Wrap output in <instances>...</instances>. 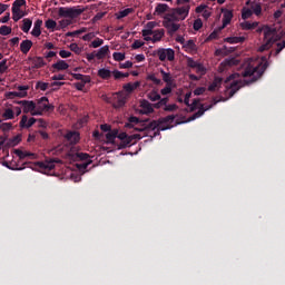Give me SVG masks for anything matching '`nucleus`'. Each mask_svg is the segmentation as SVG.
I'll return each mask as SVG.
<instances>
[{
    "label": "nucleus",
    "mask_w": 285,
    "mask_h": 285,
    "mask_svg": "<svg viewBox=\"0 0 285 285\" xmlns=\"http://www.w3.org/2000/svg\"><path fill=\"white\" fill-rule=\"evenodd\" d=\"M145 46V42L141 40H134V43H131V49L137 50Z\"/></svg>",
    "instance_id": "e2e57ef3"
},
{
    "label": "nucleus",
    "mask_w": 285,
    "mask_h": 285,
    "mask_svg": "<svg viewBox=\"0 0 285 285\" xmlns=\"http://www.w3.org/2000/svg\"><path fill=\"white\" fill-rule=\"evenodd\" d=\"M69 158L73 161H85V163H78V165H76V167L78 168V170H80V173H85L88 166L92 164V160H90L89 154H83L80 151L76 154L70 153Z\"/></svg>",
    "instance_id": "423d86ee"
},
{
    "label": "nucleus",
    "mask_w": 285,
    "mask_h": 285,
    "mask_svg": "<svg viewBox=\"0 0 285 285\" xmlns=\"http://www.w3.org/2000/svg\"><path fill=\"white\" fill-rule=\"evenodd\" d=\"M57 57V52L56 51H48L45 55V59H47L49 62H51V59Z\"/></svg>",
    "instance_id": "774afa93"
},
{
    "label": "nucleus",
    "mask_w": 285,
    "mask_h": 285,
    "mask_svg": "<svg viewBox=\"0 0 285 285\" xmlns=\"http://www.w3.org/2000/svg\"><path fill=\"white\" fill-rule=\"evenodd\" d=\"M246 6H250V10H252L253 14H255L256 17H262L263 7H262L261 2H256V1L252 2L250 0H247Z\"/></svg>",
    "instance_id": "4468645a"
},
{
    "label": "nucleus",
    "mask_w": 285,
    "mask_h": 285,
    "mask_svg": "<svg viewBox=\"0 0 285 285\" xmlns=\"http://www.w3.org/2000/svg\"><path fill=\"white\" fill-rule=\"evenodd\" d=\"M132 141H134L132 136L127 137L125 140H120V144L118 145V149L121 150V149L131 147L134 145Z\"/></svg>",
    "instance_id": "f704fd0d"
},
{
    "label": "nucleus",
    "mask_w": 285,
    "mask_h": 285,
    "mask_svg": "<svg viewBox=\"0 0 285 285\" xmlns=\"http://www.w3.org/2000/svg\"><path fill=\"white\" fill-rule=\"evenodd\" d=\"M38 109L41 110L42 112L45 111H53L55 106L49 104L48 97L43 96L38 100Z\"/></svg>",
    "instance_id": "9b49d317"
},
{
    "label": "nucleus",
    "mask_w": 285,
    "mask_h": 285,
    "mask_svg": "<svg viewBox=\"0 0 285 285\" xmlns=\"http://www.w3.org/2000/svg\"><path fill=\"white\" fill-rule=\"evenodd\" d=\"M20 141H21V137L14 136L13 138H10V140L6 142L4 147L6 148L16 147L17 145L20 144Z\"/></svg>",
    "instance_id": "ea45409f"
},
{
    "label": "nucleus",
    "mask_w": 285,
    "mask_h": 285,
    "mask_svg": "<svg viewBox=\"0 0 285 285\" xmlns=\"http://www.w3.org/2000/svg\"><path fill=\"white\" fill-rule=\"evenodd\" d=\"M20 11L21 9H17V11L14 12L12 8V19L14 20V22H18L23 18V14H20Z\"/></svg>",
    "instance_id": "13d9d810"
},
{
    "label": "nucleus",
    "mask_w": 285,
    "mask_h": 285,
    "mask_svg": "<svg viewBox=\"0 0 285 285\" xmlns=\"http://www.w3.org/2000/svg\"><path fill=\"white\" fill-rule=\"evenodd\" d=\"M140 112L142 115H149L154 112V106L147 99L140 100Z\"/></svg>",
    "instance_id": "dca6fc26"
},
{
    "label": "nucleus",
    "mask_w": 285,
    "mask_h": 285,
    "mask_svg": "<svg viewBox=\"0 0 285 285\" xmlns=\"http://www.w3.org/2000/svg\"><path fill=\"white\" fill-rule=\"evenodd\" d=\"M56 163H59V160H46L45 163H36V165L45 171H51L55 169Z\"/></svg>",
    "instance_id": "f3484780"
},
{
    "label": "nucleus",
    "mask_w": 285,
    "mask_h": 285,
    "mask_svg": "<svg viewBox=\"0 0 285 285\" xmlns=\"http://www.w3.org/2000/svg\"><path fill=\"white\" fill-rule=\"evenodd\" d=\"M168 101H169L168 97L159 98L157 102L153 104V108L160 109V108L165 107V105H167Z\"/></svg>",
    "instance_id": "37998d69"
},
{
    "label": "nucleus",
    "mask_w": 285,
    "mask_h": 285,
    "mask_svg": "<svg viewBox=\"0 0 285 285\" xmlns=\"http://www.w3.org/2000/svg\"><path fill=\"white\" fill-rule=\"evenodd\" d=\"M173 91L171 85H166L164 88L160 89L161 96L170 95Z\"/></svg>",
    "instance_id": "052dcab7"
},
{
    "label": "nucleus",
    "mask_w": 285,
    "mask_h": 285,
    "mask_svg": "<svg viewBox=\"0 0 285 285\" xmlns=\"http://www.w3.org/2000/svg\"><path fill=\"white\" fill-rule=\"evenodd\" d=\"M43 24V21L41 19L36 20L35 27L31 31V35L36 38H39L41 36V26Z\"/></svg>",
    "instance_id": "cd10ccee"
},
{
    "label": "nucleus",
    "mask_w": 285,
    "mask_h": 285,
    "mask_svg": "<svg viewBox=\"0 0 285 285\" xmlns=\"http://www.w3.org/2000/svg\"><path fill=\"white\" fill-rule=\"evenodd\" d=\"M32 27V20L29 18L23 19V26L21 27V30L24 33H28Z\"/></svg>",
    "instance_id": "c03bdc74"
},
{
    "label": "nucleus",
    "mask_w": 285,
    "mask_h": 285,
    "mask_svg": "<svg viewBox=\"0 0 285 285\" xmlns=\"http://www.w3.org/2000/svg\"><path fill=\"white\" fill-rule=\"evenodd\" d=\"M253 10L252 8L243 7L242 8V19L243 20H248L253 17Z\"/></svg>",
    "instance_id": "79ce46f5"
},
{
    "label": "nucleus",
    "mask_w": 285,
    "mask_h": 285,
    "mask_svg": "<svg viewBox=\"0 0 285 285\" xmlns=\"http://www.w3.org/2000/svg\"><path fill=\"white\" fill-rule=\"evenodd\" d=\"M32 46H33L32 40H30V39L22 40V42L20 45V50L23 55H28V52L30 51Z\"/></svg>",
    "instance_id": "b1692460"
},
{
    "label": "nucleus",
    "mask_w": 285,
    "mask_h": 285,
    "mask_svg": "<svg viewBox=\"0 0 285 285\" xmlns=\"http://www.w3.org/2000/svg\"><path fill=\"white\" fill-rule=\"evenodd\" d=\"M18 90H19L17 91L18 98H26L28 96L27 90H29V86H19Z\"/></svg>",
    "instance_id": "a18cd8bd"
},
{
    "label": "nucleus",
    "mask_w": 285,
    "mask_h": 285,
    "mask_svg": "<svg viewBox=\"0 0 285 285\" xmlns=\"http://www.w3.org/2000/svg\"><path fill=\"white\" fill-rule=\"evenodd\" d=\"M257 32L258 33L264 32V43L259 46L258 48L259 52L269 50L273 47V45L279 40V37L277 36V30L269 26H264L263 28H258Z\"/></svg>",
    "instance_id": "20e7f679"
},
{
    "label": "nucleus",
    "mask_w": 285,
    "mask_h": 285,
    "mask_svg": "<svg viewBox=\"0 0 285 285\" xmlns=\"http://www.w3.org/2000/svg\"><path fill=\"white\" fill-rule=\"evenodd\" d=\"M104 46V39L101 38H96L94 41H91V45H89V48L97 49L99 47Z\"/></svg>",
    "instance_id": "09e8293b"
},
{
    "label": "nucleus",
    "mask_w": 285,
    "mask_h": 285,
    "mask_svg": "<svg viewBox=\"0 0 285 285\" xmlns=\"http://www.w3.org/2000/svg\"><path fill=\"white\" fill-rule=\"evenodd\" d=\"M11 32H12V28L11 27H9V26H6V24H3V26H1L0 27V35L1 36H9V35H11Z\"/></svg>",
    "instance_id": "8fccbe9b"
},
{
    "label": "nucleus",
    "mask_w": 285,
    "mask_h": 285,
    "mask_svg": "<svg viewBox=\"0 0 285 285\" xmlns=\"http://www.w3.org/2000/svg\"><path fill=\"white\" fill-rule=\"evenodd\" d=\"M202 28H203V20L200 18H197L196 20H194L193 29L195 31H199Z\"/></svg>",
    "instance_id": "5fc2aeb1"
},
{
    "label": "nucleus",
    "mask_w": 285,
    "mask_h": 285,
    "mask_svg": "<svg viewBox=\"0 0 285 285\" xmlns=\"http://www.w3.org/2000/svg\"><path fill=\"white\" fill-rule=\"evenodd\" d=\"M111 73L114 75V79L116 80L129 77V72H122L120 70H114L111 71Z\"/></svg>",
    "instance_id": "de8ad7c7"
},
{
    "label": "nucleus",
    "mask_w": 285,
    "mask_h": 285,
    "mask_svg": "<svg viewBox=\"0 0 285 285\" xmlns=\"http://www.w3.org/2000/svg\"><path fill=\"white\" fill-rule=\"evenodd\" d=\"M234 18V13L232 10L226 9L223 12V27H227L228 24H230L232 20Z\"/></svg>",
    "instance_id": "4be33fe9"
},
{
    "label": "nucleus",
    "mask_w": 285,
    "mask_h": 285,
    "mask_svg": "<svg viewBox=\"0 0 285 285\" xmlns=\"http://www.w3.org/2000/svg\"><path fill=\"white\" fill-rule=\"evenodd\" d=\"M110 52L109 46L105 45L102 47H100V49H98V51H96V59L101 60L104 58H106V56Z\"/></svg>",
    "instance_id": "393cba45"
},
{
    "label": "nucleus",
    "mask_w": 285,
    "mask_h": 285,
    "mask_svg": "<svg viewBox=\"0 0 285 285\" xmlns=\"http://www.w3.org/2000/svg\"><path fill=\"white\" fill-rule=\"evenodd\" d=\"M134 11H135L134 8H127L125 10H120L118 11V13H116V19L121 20L128 17L129 14L134 13Z\"/></svg>",
    "instance_id": "e433bc0d"
},
{
    "label": "nucleus",
    "mask_w": 285,
    "mask_h": 285,
    "mask_svg": "<svg viewBox=\"0 0 285 285\" xmlns=\"http://www.w3.org/2000/svg\"><path fill=\"white\" fill-rule=\"evenodd\" d=\"M127 98L124 95H120L119 92H116L112 95L111 99V106H114L115 109H120L126 105Z\"/></svg>",
    "instance_id": "9d476101"
},
{
    "label": "nucleus",
    "mask_w": 285,
    "mask_h": 285,
    "mask_svg": "<svg viewBox=\"0 0 285 285\" xmlns=\"http://www.w3.org/2000/svg\"><path fill=\"white\" fill-rule=\"evenodd\" d=\"M48 88H49V82L38 81L36 85V89H40L41 91H47Z\"/></svg>",
    "instance_id": "864d4df0"
},
{
    "label": "nucleus",
    "mask_w": 285,
    "mask_h": 285,
    "mask_svg": "<svg viewBox=\"0 0 285 285\" xmlns=\"http://www.w3.org/2000/svg\"><path fill=\"white\" fill-rule=\"evenodd\" d=\"M246 38L244 36H234V37H226L225 42L229 45H237L245 42Z\"/></svg>",
    "instance_id": "a878e982"
},
{
    "label": "nucleus",
    "mask_w": 285,
    "mask_h": 285,
    "mask_svg": "<svg viewBox=\"0 0 285 285\" xmlns=\"http://www.w3.org/2000/svg\"><path fill=\"white\" fill-rule=\"evenodd\" d=\"M198 65H199V62L194 60V58H191V57L187 58V67L188 68L196 69Z\"/></svg>",
    "instance_id": "603ef678"
},
{
    "label": "nucleus",
    "mask_w": 285,
    "mask_h": 285,
    "mask_svg": "<svg viewBox=\"0 0 285 285\" xmlns=\"http://www.w3.org/2000/svg\"><path fill=\"white\" fill-rule=\"evenodd\" d=\"M27 4L26 0H16L12 4L13 12L16 13L17 9L24 7Z\"/></svg>",
    "instance_id": "3c124183"
},
{
    "label": "nucleus",
    "mask_w": 285,
    "mask_h": 285,
    "mask_svg": "<svg viewBox=\"0 0 285 285\" xmlns=\"http://www.w3.org/2000/svg\"><path fill=\"white\" fill-rule=\"evenodd\" d=\"M147 99L151 102H156L161 99V96L157 90H151L147 94Z\"/></svg>",
    "instance_id": "58836bf2"
},
{
    "label": "nucleus",
    "mask_w": 285,
    "mask_h": 285,
    "mask_svg": "<svg viewBox=\"0 0 285 285\" xmlns=\"http://www.w3.org/2000/svg\"><path fill=\"white\" fill-rule=\"evenodd\" d=\"M183 49L188 53H194L197 51V46L193 39H189L183 45Z\"/></svg>",
    "instance_id": "412c9836"
},
{
    "label": "nucleus",
    "mask_w": 285,
    "mask_h": 285,
    "mask_svg": "<svg viewBox=\"0 0 285 285\" xmlns=\"http://www.w3.org/2000/svg\"><path fill=\"white\" fill-rule=\"evenodd\" d=\"M66 139L71 144V145H76L79 142L80 140V134L79 131H68V134H66Z\"/></svg>",
    "instance_id": "aec40b11"
},
{
    "label": "nucleus",
    "mask_w": 285,
    "mask_h": 285,
    "mask_svg": "<svg viewBox=\"0 0 285 285\" xmlns=\"http://www.w3.org/2000/svg\"><path fill=\"white\" fill-rule=\"evenodd\" d=\"M164 36H165V30H164V29L154 30L151 42H153V43H156V42L161 41V39L164 38Z\"/></svg>",
    "instance_id": "473e14b6"
},
{
    "label": "nucleus",
    "mask_w": 285,
    "mask_h": 285,
    "mask_svg": "<svg viewBox=\"0 0 285 285\" xmlns=\"http://www.w3.org/2000/svg\"><path fill=\"white\" fill-rule=\"evenodd\" d=\"M163 19V27L167 30L169 35H174L180 29V24L176 23L177 20L173 19V17L165 14Z\"/></svg>",
    "instance_id": "0eeeda50"
},
{
    "label": "nucleus",
    "mask_w": 285,
    "mask_h": 285,
    "mask_svg": "<svg viewBox=\"0 0 285 285\" xmlns=\"http://www.w3.org/2000/svg\"><path fill=\"white\" fill-rule=\"evenodd\" d=\"M37 122V118L35 117H31L30 119H28V116L27 115H23L22 116V119L20 121V127L22 129H29L31 128Z\"/></svg>",
    "instance_id": "a211bd4d"
},
{
    "label": "nucleus",
    "mask_w": 285,
    "mask_h": 285,
    "mask_svg": "<svg viewBox=\"0 0 285 285\" xmlns=\"http://www.w3.org/2000/svg\"><path fill=\"white\" fill-rule=\"evenodd\" d=\"M2 117L6 119V120H12L14 119V111L12 108H6V110L3 111L2 114Z\"/></svg>",
    "instance_id": "49530a36"
},
{
    "label": "nucleus",
    "mask_w": 285,
    "mask_h": 285,
    "mask_svg": "<svg viewBox=\"0 0 285 285\" xmlns=\"http://www.w3.org/2000/svg\"><path fill=\"white\" fill-rule=\"evenodd\" d=\"M175 118V115H167L159 118L158 122L157 120H151L149 124L145 125V128L142 130H145L146 132H153V137H157L160 135V131L173 128L171 126H167L166 124H173Z\"/></svg>",
    "instance_id": "f03ea898"
},
{
    "label": "nucleus",
    "mask_w": 285,
    "mask_h": 285,
    "mask_svg": "<svg viewBox=\"0 0 285 285\" xmlns=\"http://www.w3.org/2000/svg\"><path fill=\"white\" fill-rule=\"evenodd\" d=\"M11 128H12V122H2L1 124V130L4 132L11 130Z\"/></svg>",
    "instance_id": "338daca9"
},
{
    "label": "nucleus",
    "mask_w": 285,
    "mask_h": 285,
    "mask_svg": "<svg viewBox=\"0 0 285 285\" xmlns=\"http://www.w3.org/2000/svg\"><path fill=\"white\" fill-rule=\"evenodd\" d=\"M160 75H161L163 81H164L167 86H173L174 79H173L170 72H166L164 69H160Z\"/></svg>",
    "instance_id": "2f4dec72"
},
{
    "label": "nucleus",
    "mask_w": 285,
    "mask_h": 285,
    "mask_svg": "<svg viewBox=\"0 0 285 285\" xmlns=\"http://www.w3.org/2000/svg\"><path fill=\"white\" fill-rule=\"evenodd\" d=\"M14 154L20 159H26L27 157H30L31 159H36L37 155L32 154L31 151H21V149H14Z\"/></svg>",
    "instance_id": "7c9ffc66"
},
{
    "label": "nucleus",
    "mask_w": 285,
    "mask_h": 285,
    "mask_svg": "<svg viewBox=\"0 0 285 285\" xmlns=\"http://www.w3.org/2000/svg\"><path fill=\"white\" fill-rule=\"evenodd\" d=\"M157 57L159 61L164 62L166 59L168 61L175 60V50L173 48H159L157 50Z\"/></svg>",
    "instance_id": "1a4fd4ad"
},
{
    "label": "nucleus",
    "mask_w": 285,
    "mask_h": 285,
    "mask_svg": "<svg viewBox=\"0 0 285 285\" xmlns=\"http://www.w3.org/2000/svg\"><path fill=\"white\" fill-rule=\"evenodd\" d=\"M52 68L57 71H65V70H68L69 65L68 62H66V60L60 59L52 65Z\"/></svg>",
    "instance_id": "c85d7f7f"
},
{
    "label": "nucleus",
    "mask_w": 285,
    "mask_h": 285,
    "mask_svg": "<svg viewBox=\"0 0 285 285\" xmlns=\"http://www.w3.org/2000/svg\"><path fill=\"white\" fill-rule=\"evenodd\" d=\"M140 86L139 81L136 82H127L122 86V89H125L128 94L134 92L138 87Z\"/></svg>",
    "instance_id": "72a5a7b5"
},
{
    "label": "nucleus",
    "mask_w": 285,
    "mask_h": 285,
    "mask_svg": "<svg viewBox=\"0 0 285 285\" xmlns=\"http://www.w3.org/2000/svg\"><path fill=\"white\" fill-rule=\"evenodd\" d=\"M148 80H150L156 86L161 85V79L157 78L155 75H149Z\"/></svg>",
    "instance_id": "69168bd1"
},
{
    "label": "nucleus",
    "mask_w": 285,
    "mask_h": 285,
    "mask_svg": "<svg viewBox=\"0 0 285 285\" xmlns=\"http://www.w3.org/2000/svg\"><path fill=\"white\" fill-rule=\"evenodd\" d=\"M71 77L78 81H85L90 82L91 78L89 75H82V73H71Z\"/></svg>",
    "instance_id": "a19ab883"
},
{
    "label": "nucleus",
    "mask_w": 285,
    "mask_h": 285,
    "mask_svg": "<svg viewBox=\"0 0 285 285\" xmlns=\"http://www.w3.org/2000/svg\"><path fill=\"white\" fill-rule=\"evenodd\" d=\"M223 85V78L215 76L212 83L208 86V91H216Z\"/></svg>",
    "instance_id": "5701e85b"
},
{
    "label": "nucleus",
    "mask_w": 285,
    "mask_h": 285,
    "mask_svg": "<svg viewBox=\"0 0 285 285\" xmlns=\"http://www.w3.org/2000/svg\"><path fill=\"white\" fill-rule=\"evenodd\" d=\"M205 112H206L205 105H204V104H200L198 110H197L196 112H194V114L188 118V121H194V120L200 118L202 116H204Z\"/></svg>",
    "instance_id": "bb28decb"
},
{
    "label": "nucleus",
    "mask_w": 285,
    "mask_h": 285,
    "mask_svg": "<svg viewBox=\"0 0 285 285\" xmlns=\"http://www.w3.org/2000/svg\"><path fill=\"white\" fill-rule=\"evenodd\" d=\"M268 68V62L261 61L255 65L254 61H248L243 65L240 76L244 79L234 80L229 86V97H234L243 87L250 86L257 82Z\"/></svg>",
    "instance_id": "f257e3e1"
},
{
    "label": "nucleus",
    "mask_w": 285,
    "mask_h": 285,
    "mask_svg": "<svg viewBox=\"0 0 285 285\" xmlns=\"http://www.w3.org/2000/svg\"><path fill=\"white\" fill-rule=\"evenodd\" d=\"M170 7L167 3H157L154 10V16L164 18L167 12L170 13Z\"/></svg>",
    "instance_id": "f8f14e48"
},
{
    "label": "nucleus",
    "mask_w": 285,
    "mask_h": 285,
    "mask_svg": "<svg viewBox=\"0 0 285 285\" xmlns=\"http://www.w3.org/2000/svg\"><path fill=\"white\" fill-rule=\"evenodd\" d=\"M178 109V106L176 104H169L164 106V111L173 112Z\"/></svg>",
    "instance_id": "0e129e2a"
},
{
    "label": "nucleus",
    "mask_w": 285,
    "mask_h": 285,
    "mask_svg": "<svg viewBox=\"0 0 285 285\" xmlns=\"http://www.w3.org/2000/svg\"><path fill=\"white\" fill-rule=\"evenodd\" d=\"M126 59V53L124 52H114V60L120 62L124 61Z\"/></svg>",
    "instance_id": "4d7b16f0"
},
{
    "label": "nucleus",
    "mask_w": 285,
    "mask_h": 285,
    "mask_svg": "<svg viewBox=\"0 0 285 285\" xmlns=\"http://www.w3.org/2000/svg\"><path fill=\"white\" fill-rule=\"evenodd\" d=\"M46 28L49 30H55L57 28V22L53 19H48L46 21Z\"/></svg>",
    "instance_id": "6e6d98bb"
},
{
    "label": "nucleus",
    "mask_w": 285,
    "mask_h": 285,
    "mask_svg": "<svg viewBox=\"0 0 285 285\" xmlns=\"http://www.w3.org/2000/svg\"><path fill=\"white\" fill-rule=\"evenodd\" d=\"M190 12V4H184L180 7H175L169 10L166 14L175 21H184L188 18Z\"/></svg>",
    "instance_id": "39448f33"
},
{
    "label": "nucleus",
    "mask_w": 285,
    "mask_h": 285,
    "mask_svg": "<svg viewBox=\"0 0 285 285\" xmlns=\"http://www.w3.org/2000/svg\"><path fill=\"white\" fill-rule=\"evenodd\" d=\"M17 104L23 107L24 114H32V111L37 109V105L33 100H19Z\"/></svg>",
    "instance_id": "ddd939ff"
},
{
    "label": "nucleus",
    "mask_w": 285,
    "mask_h": 285,
    "mask_svg": "<svg viewBox=\"0 0 285 285\" xmlns=\"http://www.w3.org/2000/svg\"><path fill=\"white\" fill-rule=\"evenodd\" d=\"M206 72H207L206 67L202 62H199L196 67V73L204 76L206 75Z\"/></svg>",
    "instance_id": "bf43d9fd"
},
{
    "label": "nucleus",
    "mask_w": 285,
    "mask_h": 285,
    "mask_svg": "<svg viewBox=\"0 0 285 285\" xmlns=\"http://www.w3.org/2000/svg\"><path fill=\"white\" fill-rule=\"evenodd\" d=\"M82 12H83V9H76V8H69V7H60L59 8V17L60 18L76 19L79 16H81Z\"/></svg>",
    "instance_id": "6e6552de"
},
{
    "label": "nucleus",
    "mask_w": 285,
    "mask_h": 285,
    "mask_svg": "<svg viewBox=\"0 0 285 285\" xmlns=\"http://www.w3.org/2000/svg\"><path fill=\"white\" fill-rule=\"evenodd\" d=\"M132 141H134L132 136L127 137L125 140H120V144L118 145V149L121 150V149L131 147L134 145Z\"/></svg>",
    "instance_id": "c9c22d12"
},
{
    "label": "nucleus",
    "mask_w": 285,
    "mask_h": 285,
    "mask_svg": "<svg viewBox=\"0 0 285 285\" xmlns=\"http://www.w3.org/2000/svg\"><path fill=\"white\" fill-rule=\"evenodd\" d=\"M29 60L32 61L31 69H41L47 66V62L45 61L43 57L41 56H36V57H30Z\"/></svg>",
    "instance_id": "2eb2a0df"
},
{
    "label": "nucleus",
    "mask_w": 285,
    "mask_h": 285,
    "mask_svg": "<svg viewBox=\"0 0 285 285\" xmlns=\"http://www.w3.org/2000/svg\"><path fill=\"white\" fill-rule=\"evenodd\" d=\"M148 119L146 120H140L138 117L136 116H131L129 117V122H126L125 124V128L127 129H132L136 130V131H140L142 132V136L141 134H134V136H131V139L132 140H140L142 139L144 137H150V138H155L154 136V131H145L144 128L146 127V125H148Z\"/></svg>",
    "instance_id": "7ed1b4c3"
},
{
    "label": "nucleus",
    "mask_w": 285,
    "mask_h": 285,
    "mask_svg": "<svg viewBox=\"0 0 285 285\" xmlns=\"http://www.w3.org/2000/svg\"><path fill=\"white\" fill-rule=\"evenodd\" d=\"M112 76V71L107 68H100L98 69V77L102 80H109Z\"/></svg>",
    "instance_id": "c756f323"
},
{
    "label": "nucleus",
    "mask_w": 285,
    "mask_h": 285,
    "mask_svg": "<svg viewBox=\"0 0 285 285\" xmlns=\"http://www.w3.org/2000/svg\"><path fill=\"white\" fill-rule=\"evenodd\" d=\"M8 60L7 59H3L0 61V73L3 75L7 72L8 70V65H7Z\"/></svg>",
    "instance_id": "680f3d73"
},
{
    "label": "nucleus",
    "mask_w": 285,
    "mask_h": 285,
    "mask_svg": "<svg viewBox=\"0 0 285 285\" xmlns=\"http://www.w3.org/2000/svg\"><path fill=\"white\" fill-rule=\"evenodd\" d=\"M117 136H118V129L108 131L105 136V138L107 139V144H114Z\"/></svg>",
    "instance_id": "4c0bfd02"
},
{
    "label": "nucleus",
    "mask_w": 285,
    "mask_h": 285,
    "mask_svg": "<svg viewBox=\"0 0 285 285\" xmlns=\"http://www.w3.org/2000/svg\"><path fill=\"white\" fill-rule=\"evenodd\" d=\"M239 26H240L242 30L250 31V30L257 29L259 26V22L258 21L250 22V21L245 20V21L240 22Z\"/></svg>",
    "instance_id": "6ab92c4d"
}]
</instances>
